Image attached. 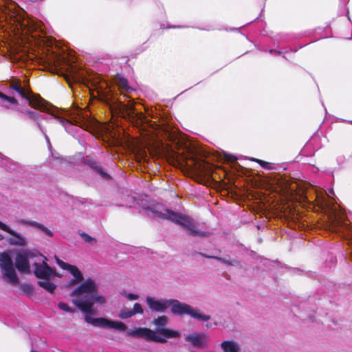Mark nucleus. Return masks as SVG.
I'll return each mask as SVG.
<instances>
[{
  "instance_id": "f257e3e1",
  "label": "nucleus",
  "mask_w": 352,
  "mask_h": 352,
  "mask_svg": "<svg viewBox=\"0 0 352 352\" xmlns=\"http://www.w3.org/2000/svg\"><path fill=\"white\" fill-rule=\"evenodd\" d=\"M54 258L58 266L67 270L73 276L66 286L70 287L80 283L70 292L69 296L72 303L82 312L86 314L85 320L94 327L125 331L126 326L122 322L91 316V314H95L93 310L94 304L103 305L106 302L105 298L98 293V285L91 278L82 281V273L76 266L65 263L56 256Z\"/></svg>"
},
{
  "instance_id": "f03ea898",
  "label": "nucleus",
  "mask_w": 352,
  "mask_h": 352,
  "mask_svg": "<svg viewBox=\"0 0 352 352\" xmlns=\"http://www.w3.org/2000/svg\"><path fill=\"white\" fill-rule=\"evenodd\" d=\"M153 323L157 327V331L146 327H135L127 331L126 336L144 338L159 343H165L166 338H177L179 336L178 331L164 327L168 323V318L166 316H159L154 319Z\"/></svg>"
},
{
  "instance_id": "7ed1b4c3",
  "label": "nucleus",
  "mask_w": 352,
  "mask_h": 352,
  "mask_svg": "<svg viewBox=\"0 0 352 352\" xmlns=\"http://www.w3.org/2000/svg\"><path fill=\"white\" fill-rule=\"evenodd\" d=\"M151 210L154 216L171 221L175 224L181 226L193 236H205L209 234V232H203L198 229L197 224L188 215L174 212L164 208L162 206H156Z\"/></svg>"
},
{
  "instance_id": "20e7f679",
  "label": "nucleus",
  "mask_w": 352,
  "mask_h": 352,
  "mask_svg": "<svg viewBox=\"0 0 352 352\" xmlns=\"http://www.w3.org/2000/svg\"><path fill=\"white\" fill-rule=\"evenodd\" d=\"M42 257L43 255L37 252L25 250L17 254L15 266L19 272L27 274L30 272V263H32L34 275L41 279L38 283L44 288V260L41 261Z\"/></svg>"
},
{
  "instance_id": "39448f33",
  "label": "nucleus",
  "mask_w": 352,
  "mask_h": 352,
  "mask_svg": "<svg viewBox=\"0 0 352 352\" xmlns=\"http://www.w3.org/2000/svg\"><path fill=\"white\" fill-rule=\"evenodd\" d=\"M10 94H17L19 97L25 100V102L28 103V104L35 109L34 111H27L26 114L29 116L30 118L35 121L38 125V127L43 132L41 125L43 117L40 113L44 111L43 98L41 96L34 95L28 90L25 89L19 82L12 83L10 85Z\"/></svg>"
},
{
  "instance_id": "423d86ee",
  "label": "nucleus",
  "mask_w": 352,
  "mask_h": 352,
  "mask_svg": "<svg viewBox=\"0 0 352 352\" xmlns=\"http://www.w3.org/2000/svg\"><path fill=\"white\" fill-rule=\"evenodd\" d=\"M47 27L45 24V34ZM45 72L56 73L58 67L67 61L65 51L55 38L45 35Z\"/></svg>"
},
{
  "instance_id": "0eeeda50",
  "label": "nucleus",
  "mask_w": 352,
  "mask_h": 352,
  "mask_svg": "<svg viewBox=\"0 0 352 352\" xmlns=\"http://www.w3.org/2000/svg\"><path fill=\"white\" fill-rule=\"evenodd\" d=\"M54 121L63 126L66 131L73 135L82 129L78 126V121L74 120L75 124L62 117L58 109L45 100V122Z\"/></svg>"
},
{
  "instance_id": "6e6552de",
  "label": "nucleus",
  "mask_w": 352,
  "mask_h": 352,
  "mask_svg": "<svg viewBox=\"0 0 352 352\" xmlns=\"http://www.w3.org/2000/svg\"><path fill=\"white\" fill-rule=\"evenodd\" d=\"M170 307L171 313L174 315L182 316L187 314L200 321H208L210 319L209 315L201 313L199 309L194 308L177 300L170 299Z\"/></svg>"
},
{
  "instance_id": "1a4fd4ad",
  "label": "nucleus",
  "mask_w": 352,
  "mask_h": 352,
  "mask_svg": "<svg viewBox=\"0 0 352 352\" xmlns=\"http://www.w3.org/2000/svg\"><path fill=\"white\" fill-rule=\"evenodd\" d=\"M0 270L3 278L12 285L19 283V278L14 267L13 261L10 255L6 252L0 254Z\"/></svg>"
},
{
  "instance_id": "9d476101",
  "label": "nucleus",
  "mask_w": 352,
  "mask_h": 352,
  "mask_svg": "<svg viewBox=\"0 0 352 352\" xmlns=\"http://www.w3.org/2000/svg\"><path fill=\"white\" fill-rule=\"evenodd\" d=\"M146 303L149 308L156 312L164 313L170 307V300L167 299H155L153 297L147 296Z\"/></svg>"
},
{
  "instance_id": "9b49d317",
  "label": "nucleus",
  "mask_w": 352,
  "mask_h": 352,
  "mask_svg": "<svg viewBox=\"0 0 352 352\" xmlns=\"http://www.w3.org/2000/svg\"><path fill=\"white\" fill-rule=\"evenodd\" d=\"M186 341L194 346L204 349L208 346V336L206 333H192L186 337Z\"/></svg>"
},
{
  "instance_id": "f8f14e48",
  "label": "nucleus",
  "mask_w": 352,
  "mask_h": 352,
  "mask_svg": "<svg viewBox=\"0 0 352 352\" xmlns=\"http://www.w3.org/2000/svg\"><path fill=\"white\" fill-rule=\"evenodd\" d=\"M45 142L47 144V148L50 153V155L48 157L47 162L54 166L61 167L62 164L66 163L65 160L60 156L58 152L53 149L50 141L46 135Z\"/></svg>"
},
{
  "instance_id": "ddd939ff",
  "label": "nucleus",
  "mask_w": 352,
  "mask_h": 352,
  "mask_svg": "<svg viewBox=\"0 0 352 352\" xmlns=\"http://www.w3.org/2000/svg\"><path fill=\"white\" fill-rule=\"evenodd\" d=\"M0 229L7 232L12 235V237L9 239V242L12 245H25L26 243L25 239L20 234L11 230L6 224L0 221Z\"/></svg>"
},
{
  "instance_id": "4468645a",
  "label": "nucleus",
  "mask_w": 352,
  "mask_h": 352,
  "mask_svg": "<svg viewBox=\"0 0 352 352\" xmlns=\"http://www.w3.org/2000/svg\"><path fill=\"white\" fill-rule=\"evenodd\" d=\"M47 258L45 257V261H47ZM45 291L52 293L56 289V286L54 283H51L49 280V278L52 276H56V273L55 270L50 267L47 263L45 262Z\"/></svg>"
},
{
  "instance_id": "2eb2a0df",
  "label": "nucleus",
  "mask_w": 352,
  "mask_h": 352,
  "mask_svg": "<svg viewBox=\"0 0 352 352\" xmlns=\"http://www.w3.org/2000/svg\"><path fill=\"white\" fill-rule=\"evenodd\" d=\"M221 346L223 352H239V344L233 340H226L222 342Z\"/></svg>"
},
{
  "instance_id": "dca6fc26",
  "label": "nucleus",
  "mask_w": 352,
  "mask_h": 352,
  "mask_svg": "<svg viewBox=\"0 0 352 352\" xmlns=\"http://www.w3.org/2000/svg\"><path fill=\"white\" fill-rule=\"evenodd\" d=\"M85 163L89 165L93 170H94L97 173L101 175L103 178L109 177V175L104 173L96 162H95L93 159L87 157L85 159Z\"/></svg>"
},
{
  "instance_id": "f3484780",
  "label": "nucleus",
  "mask_w": 352,
  "mask_h": 352,
  "mask_svg": "<svg viewBox=\"0 0 352 352\" xmlns=\"http://www.w3.org/2000/svg\"><path fill=\"white\" fill-rule=\"evenodd\" d=\"M0 103L2 106L8 107L7 104L14 105L17 104V101L14 96H9L0 91Z\"/></svg>"
},
{
  "instance_id": "a211bd4d",
  "label": "nucleus",
  "mask_w": 352,
  "mask_h": 352,
  "mask_svg": "<svg viewBox=\"0 0 352 352\" xmlns=\"http://www.w3.org/2000/svg\"><path fill=\"white\" fill-rule=\"evenodd\" d=\"M249 160L258 163L263 168H264L267 170H272L274 168L272 164H271L270 162H267L265 161H263V160H261L259 159H256V158H253V157H250Z\"/></svg>"
},
{
  "instance_id": "6ab92c4d",
  "label": "nucleus",
  "mask_w": 352,
  "mask_h": 352,
  "mask_svg": "<svg viewBox=\"0 0 352 352\" xmlns=\"http://www.w3.org/2000/svg\"><path fill=\"white\" fill-rule=\"evenodd\" d=\"M80 236L82 237V240L90 245H94L96 243V239L90 235L85 233V232H78Z\"/></svg>"
},
{
  "instance_id": "aec40b11",
  "label": "nucleus",
  "mask_w": 352,
  "mask_h": 352,
  "mask_svg": "<svg viewBox=\"0 0 352 352\" xmlns=\"http://www.w3.org/2000/svg\"><path fill=\"white\" fill-rule=\"evenodd\" d=\"M133 313L131 309L128 308H123L119 313L118 316L122 319H126L132 317Z\"/></svg>"
},
{
  "instance_id": "412c9836",
  "label": "nucleus",
  "mask_w": 352,
  "mask_h": 352,
  "mask_svg": "<svg viewBox=\"0 0 352 352\" xmlns=\"http://www.w3.org/2000/svg\"><path fill=\"white\" fill-rule=\"evenodd\" d=\"M20 223L21 224H25V225H28V226H34L36 228H38L41 229L42 230H44V226L42 224L38 223L35 221H26V220L22 219L20 221Z\"/></svg>"
},
{
  "instance_id": "4be33fe9",
  "label": "nucleus",
  "mask_w": 352,
  "mask_h": 352,
  "mask_svg": "<svg viewBox=\"0 0 352 352\" xmlns=\"http://www.w3.org/2000/svg\"><path fill=\"white\" fill-rule=\"evenodd\" d=\"M212 258H214L215 260H217L223 263H225L228 265H235L237 264V261L235 260L233 261H229L223 258L218 257V256H212Z\"/></svg>"
},
{
  "instance_id": "5701e85b",
  "label": "nucleus",
  "mask_w": 352,
  "mask_h": 352,
  "mask_svg": "<svg viewBox=\"0 0 352 352\" xmlns=\"http://www.w3.org/2000/svg\"><path fill=\"white\" fill-rule=\"evenodd\" d=\"M119 84L120 85L124 88L126 91H132L133 89H131L129 85H128V81L126 78H120L119 79Z\"/></svg>"
},
{
  "instance_id": "b1692460",
  "label": "nucleus",
  "mask_w": 352,
  "mask_h": 352,
  "mask_svg": "<svg viewBox=\"0 0 352 352\" xmlns=\"http://www.w3.org/2000/svg\"><path fill=\"white\" fill-rule=\"evenodd\" d=\"M131 311L133 313V315H135L137 314H143V309L140 303H135L133 307V309H131Z\"/></svg>"
},
{
  "instance_id": "393cba45",
  "label": "nucleus",
  "mask_w": 352,
  "mask_h": 352,
  "mask_svg": "<svg viewBox=\"0 0 352 352\" xmlns=\"http://www.w3.org/2000/svg\"><path fill=\"white\" fill-rule=\"evenodd\" d=\"M58 306L60 309L63 310L66 312H69V313H74L75 312L74 309L69 307L67 304H65L64 302H59Z\"/></svg>"
},
{
  "instance_id": "a878e982",
  "label": "nucleus",
  "mask_w": 352,
  "mask_h": 352,
  "mask_svg": "<svg viewBox=\"0 0 352 352\" xmlns=\"http://www.w3.org/2000/svg\"><path fill=\"white\" fill-rule=\"evenodd\" d=\"M10 161V159L3 156L1 153H0V164L1 166H7V164Z\"/></svg>"
},
{
  "instance_id": "bb28decb",
  "label": "nucleus",
  "mask_w": 352,
  "mask_h": 352,
  "mask_svg": "<svg viewBox=\"0 0 352 352\" xmlns=\"http://www.w3.org/2000/svg\"><path fill=\"white\" fill-rule=\"evenodd\" d=\"M125 296L129 300H135L138 299V298H139L138 295L133 294H125Z\"/></svg>"
},
{
  "instance_id": "cd10ccee",
  "label": "nucleus",
  "mask_w": 352,
  "mask_h": 352,
  "mask_svg": "<svg viewBox=\"0 0 352 352\" xmlns=\"http://www.w3.org/2000/svg\"><path fill=\"white\" fill-rule=\"evenodd\" d=\"M269 52H270V53H271V54H272V53H275V54H278V55H279V56H284V55H283V54H284L283 52L280 51V50H276L271 49V50H269Z\"/></svg>"
},
{
  "instance_id": "c85d7f7f",
  "label": "nucleus",
  "mask_w": 352,
  "mask_h": 352,
  "mask_svg": "<svg viewBox=\"0 0 352 352\" xmlns=\"http://www.w3.org/2000/svg\"><path fill=\"white\" fill-rule=\"evenodd\" d=\"M23 290L25 292L29 293L30 292H31L32 290V288L30 285H25L23 286Z\"/></svg>"
},
{
  "instance_id": "c756f323",
  "label": "nucleus",
  "mask_w": 352,
  "mask_h": 352,
  "mask_svg": "<svg viewBox=\"0 0 352 352\" xmlns=\"http://www.w3.org/2000/svg\"><path fill=\"white\" fill-rule=\"evenodd\" d=\"M218 324V323L217 322H213V324L212 323H208L206 324V327L209 329V328H212V326H217Z\"/></svg>"
},
{
  "instance_id": "7c9ffc66",
  "label": "nucleus",
  "mask_w": 352,
  "mask_h": 352,
  "mask_svg": "<svg viewBox=\"0 0 352 352\" xmlns=\"http://www.w3.org/2000/svg\"><path fill=\"white\" fill-rule=\"evenodd\" d=\"M226 157L232 161L236 160V157L232 155H226Z\"/></svg>"
},
{
  "instance_id": "2f4dec72",
  "label": "nucleus",
  "mask_w": 352,
  "mask_h": 352,
  "mask_svg": "<svg viewBox=\"0 0 352 352\" xmlns=\"http://www.w3.org/2000/svg\"><path fill=\"white\" fill-rule=\"evenodd\" d=\"M45 235H49V236L52 235V232L46 228H45Z\"/></svg>"
},
{
  "instance_id": "473e14b6",
  "label": "nucleus",
  "mask_w": 352,
  "mask_h": 352,
  "mask_svg": "<svg viewBox=\"0 0 352 352\" xmlns=\"http://www.w3.org/2000/svg\"><path fill=\"white\" fill-rule=\"evenodd\" d=\"M127 109H128L129 110H132V107H127Z\"/></svg>"
},
{
  "instance_id": "72a5a7b5",
  "label": "nucleus",
  "mask_w": 352,
  "mask_h": 352,
  "mask_svg": "<svg viewBox=\"0 0 352 352\" xmlns=\"http://www.w3.org/2000/svg\"><path fill=\"white\" fill-rule=\"evenodd\" d=\"M3 237L2 234H0V240L3 239Z\"/></svg>"
},
{
  "instance_id": "f704fd0d",
  "label": "nucleus",
  "mask_w": 352,
  "mask_h": 352,
  "mask_svg": "<svg viewBox=\"0 0 352 352\" xmlns=\"http://www.w3.org/2000/svg\"><path fill=\"white\" fill-rule=\"evenodd\" d=\"M172 28H175V26H173ZM177 28H182V26H177Z\"/></svg>"
}]
</instances>
